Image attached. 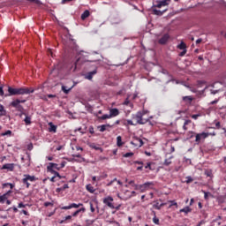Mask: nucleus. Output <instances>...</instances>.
<instances>
[{
  "label": "nucleus",
  "instance_id": "nucleus-54",
  "mask_svg": "<svg viewBox=\"0 0 226 226\" xmlns=\"http://www.w3.org/2000/svg\"><path fill=\"white\" fill-rule=\"evenodd\" d=\"M90 211L91 213H94L95 209H94V207L93 206V202H90Z\"/></svg>",
  "mask_w": 226,
  "mask_h": 226
},
{
  "label": "nucleus",
  "instance_id": "nucleus-27",
  "mask_svg": "<svg viewBox=\"0 0 226 226\" xmlns=\"http://www.w3.org/2000/svg\"><path fill=\"white\" fill-rule=\"evenodd\" d=\"M183 101L186 102L187 103H192V102H193V97H192V96H184Z\"/></svg>",
  "mask_w": 226,
  "mask_h": 226
},
{
  "label": "nucleus",
  "instance_id": "nucleus-25",
  "mask_svg": "<svg viewBox=\"0 0 226 226\" xmlns=\"http://www.w3.org/2000/svg\"><path fill=\"white\" fill-rule=\"evenodd\" d=\"M180 213H185V215H188V213H192V208H190V207H185L180 209Z\"/></svg>",
  "mask_w": 226,
  "mask_h": 226
},
{
  "label": "nucleus",
  "instance_id": "nucleus-34",
  "mask_svg": "<svg viewBox=\"0 0 226 226\" xmlns=\"http://www.w3.org/2000/svg\"><path fill=\"white\" fill-rule=\"evenodd\" d=\"M177 49H179L180 50H186V43H185L184 41H182L178 46Z\"/></svg>",
  "mask_w": 226,
  "mask_h": 226
},
{
  "label": "nucleus",
  "instance_id": "nucleus-7",
  "mask_svg": "<svg viewBox=\"0 0 226 226\" xmlns=\"http://www.w3.org/2000/svg\"><path fill=\"white\" fill-rule=\"evenodd\" d=\"M86 211V207H82L81 208L76 210L74 213H72V215H67L65 217H64V219L65 220V222H70V220H72V218H75L77 216H79V215H80V213H84Z\"/></svg>",
  "mask_w": 226,
  "mask_h": 226
},
{
  "label": "nucleus",
  "instance_id": "nucleus-61",
  "mask_svg": "<svg viewBox=\"0 0 226 226\" xmlns=\"http://www.w3.org/2000/svg\"><path fill=\"white\" fill-rule=\"evenodd\" d=\"M73 0H62V4H66L67 3H72Z\"/></svg>",
  "mask_w": 226,
  "mask_h": 226
},
{
  "label": "nucleus",
  "instance_id": "nucleus-43",
  "mask_svg": "<svg viewBox=\"0 0 226 226\" xmlns=\"http://www.w3.org/2000/svg\"><path fill=\"white\" fill-rule=\"evenodd\" d=\"M169 202L170 204L169 206L170 208L172 207V206H176V207H177V202H176V200H170Z\"/></svg>",
  "mask_w": 226,
  "mask_h": 226
},
{
  "label": "nucleus",
  "instance_id": "nucleus-44",
  "mask_svg": "<svg viewBox=\"0 0 226 226\" xmlns=\"http://www.w3.org/2000/svg\"><path fill=\"white\" fill-rule=\"evenodd\" d=\"M131 156H133V152H128L124 154V158H131Z\"/></svg>",
  "mask_w": 226,
  "mask_h": 226
},
{
  "label": "nucleus",
  "instance_id": "nucleus-22",
  "mask_svg": "<svg viewBox=\"0 0 226 226\" xmlns=\"http://www.w3.org/2000/svg\"><path fill=\"white\" fill-rule=\"evenodd\" d=\"M71 209H79V207H84V204H82V203H79V204H77V203H72L71 205Z\"/></svg>",
  "mask_w": 226,
  "mask_h": 226
},
{
  "label": "nucleus",
  "instance_id": "nucleus-30",
  "mask_svg": "<svg viewBox=\"0 0 226 226\" xmlns=\"http://www.w3.org/2000/svg\"><path fill=\"white\" fill-rule=\"evenodd\" d=\"M153 207H154V209H157L158 211H160V209H162V206L158 201L154 202Z\"/></svg>",
  "mask_w": 226,
  "mask_h": 226
},
{
  "label": "nucleus",
  "instance_id": "nucleus-14",
  "mask_svg": "<svg viewBox=\"0 0 226 226\" xmlns=\"http://www.w3.org/2000/svg\"><path fill=\"white\" fill-rule=\"evenodd\" d=\"M98 73V70H94L92 72H87L85 74V79H87V80H93V77H94V75H96Z\"/></svg>",
  "mask_w": 226,
  "mask_h": 226
},
{
  "label": "nucleus",
  "instance_id": "nucleus-6",
  "mask_svg": "<svg viewBox=\"0 0 226 226\" xmlns=\"http://www.w3.org/2000/svg\"><path fill=\"white\" fill-rule=\"evenodd\" d=\"M150 186H153V182H147L143 185H135V190H139L141 192H147L149 190Z\"/></svg>",
  "mask_w": 226,
  "mask_h": 226
},
{
  "label": "nucleus",
  "instance_id": "nucleus-52",
  "mask_svg": "<svg viewBox=\"0 0 226 226\" xmlns=\"http://www.w3.org/2000/svg\"><path fill=\"white\" fill-rule=\"evenodd\" d=\"M193 181V178L191 177H186V181L185 183H187V185H189V183H192Z\"/></svg>",
  "mask_w": 226,
  "mask_h": 226
},
{
  "label": "nucleus",
  "instance_id": "nucleus-26",
  "mask_svg": "<svg viewBox=\"0 0 226 226\" xmlns=\"http://www.w3.org/2000/svg\"><path fill=\"white\" fill-rule=\"evenodd\" d=\"M153 11H154V15L162 16V15H163V13H165V11H167V10H164V11H160L158 9H153Z\"/></svg>",
  "mask_w": 226,
  "mask_h": 226
},
{
  "label": "nucleus",
  "instance_id": "nucleus-37",
  "mask_svg": "<svg viewBox=\"0 0 226 226\" xmlns=\"http://www.w3.org/2000/svg\"><path fill=\"white\" fill-rule=\"evenodd\" d=\"M135 141L139 142V143H136V146H139V147H142V146H144V141H142L141 139H136Z\"/></svg>",
  "mask_w": 226,
  "mask_h": 226
},
{
  "label": "nucleus",
  "instance_id": "nucleus-3",
  "mask_svg": "<svg viewBox=\"0 0 226 226\" xmlns=\"http://www.w3.org/2000/svg\"><path fill=\"white\" fill-rule=\"evenodd\" d=\"M195 137L196 144H199L202 140H206L209 134L207 132L195 133V132H189V139H193Z\"/></svg>",
  "mask_w": 226,
  "mask_h": 226
},
{
  "label": "nucleus",
  "instance_id": "nucleus-38",
  "mask_svg": "<svg viewBox=\"0 0 226 226\" xmlns=\"http://www.w3.org/2000/svg\"><path fill=\"white\" fill-rule=\"evenodd\" d=\"M62 91L65 94H68V93H70V91H72V88H67L64 86H62Z\"/></svg>",
  "mask_w": 226,
  "mask_h": 226
},
{
  "label": "nucleus",
  "instance_id": "nucleus-11",
  "mask_svg": "<svg viewBox=\"0 0 226 226\" xmlns=\"http://www.w3.org/2000/svg\"><path fill=\"white\" fill-rule=\"evenodd\" d=\"M214 88H215V86H213V85L205 87V88L203 89V93L206 91H208V93H210V94H218V93H220V90H214Z\"/></svg>",
  "mask_w": 226,
  "mask_h": 226
},
{
  "label": "nucleus",
  "instance_id": "nucleus-57",
  "mask_svg": "<svg viewBox=\"0 0 226 226\" xmlns=\"http://www.w3.org/2000/svg\"><path fill=\"white\" fill-rule=\"evenodd\" d=\"M215 128H217V130H220V128H222L220 122L215 123Z\"/></svg>",
  "mask_w": 226,
  "mask_h": 226
},
{
  "label": "nucleus",
  "instance_id": "nucleus-8",
  "mask_svg": "<svg viewBox=\"0 0 226 226\" xmlns=\"http://www.w3.org/2000/svg\"><path fill=\"white\" fill-rule=\"evenodd\" d=\"M108 183L106 184V186H123V182L121 180H117V177H114L111 180H107Z\"/></svg>",
  "mask_w": 226,
  "mask_h": 226
},
{
  "label": "nucleus",
  "instance_id": "nucleus-5",
  "mask_svg": "<svg viewBox=\"0 0 226 226\" xmlns=\"http://www.w3.org/2000/svg\"><path fill=\"white\" fill-rule=\"evenodd\" d=\"M38 178H36V177L34 176H31V175H24V178L22 179V183L23 185H26V188H29L31 186L30 183H34V181H37Z\"/></svg>",
  "mask_w": 226,
  "mask_h": 226
},
{
  "label": "nucleus",
  "instance_id": "nucleus-9",
  "mask_svg": "<svg viewBox=\"0 0 226 226\" xmlns=\"http://www.w3.org/2000/svg\"><path fill=\"white\" fill-rule=\"evenodd\" d=\"M112 202H114V198H112L111 196H108L103 199V204H105V206H108V207H109L110 209H114V204Z\"/></svg>",
  "mask_w": 226,
  "mask_h": 226
},
{
  "label": "nucleus",
  "instance_id": "nucleus-64",
  "mask_svg": "<svg viewBox=\"0 0 226 226\" xmlns=\"http://www.w3.org/2000/svg\"><path fill=\"white\" fill-rule=\"evenodd\" d=\"M21 223H22L23 226H26L27 223H29V222L23 220V221H21Z\"/></svg>",
  "mask_w": 226,
  "mask_h": 226
},
{
  "label": "nucleus",
  "instance_id": "nucleus-46",
  "mask_svg": "<svg viewBox=\"0 0 226 226\" xmlns=\"http://www.w3.org/2000/svg\"><path fill=\"white\" fill-rule=\"evenodd\" d=\"M49 206H54V202H49V201H46L44 202V207H49Z\"/></svg>",
  "mask_w": 226,
  "mask_h": 226
},
{
  "label": "nucleus",
  "instance_id": "nucleus-36",
  "mask_svg": "<svg viewBox=\"0 0 226 226\" xmlns=\"http://www.w3.org/2000/svg\"><path fill=\"white\" fill-rule=\"evenodd\" d=\"M205 176H206L207 177H213V170H207L205 171Z\"/></svg>",
  "mask_w": 226,
  "mask_h": 226
},
{
  "label": "nucleus",
  "instance_id": "nucleus-50",
  "mask_svg": "<svg viewBox=\"0 0 226 226\" xmlns=\"http://www.w3.org/2000/svg\"><path fill=\"white\" fill-rule=\"evenodd\" d=\"M200 114H196V115H192L191 116V117H192V119H195V120H197V119H199V117H200Z\"/></svg>",
  "mask_w": 226,
  "mask_h": 226
},
{
  "label": "nucleus",
  "instance_id": "nucleus-56",
  "mask_svg": "<svg viewBox=\"0 0 226 226\" xmlns=\"http://www.w3.org/2000/svg\"><path fill=\"white\" fill-rule=\"evenodd\" d=\"M61 209L68 210V209H72V207L71 205H69V206L62 207Z\"/></svg>",
  "mask_w": 226,
  "mask_h": 226
},
{
  "label": "nucleus",
  "instance_id": "nucleus-23",
  "mask_svg": "<svg viewBox=\"0 0 226 226\" xmlns=\"http://www.w3.org/2000/svg\"><path fill=\"white\" fill-rule=\"evenodd\" d=\"M91 13L89 12L88 10H86L82 14H81V20H86L87 17H89Z\"/></svg>",
  "mask_w": 226,
  "mask_h": 226
},
{
  "label": "nucleus",
  "instance_id": "nucleus-49",
  "mask_svg": "<svg viewBox=\"0 0 226 226\" xmlns=\"http://www.w3.org/2000/svg\"><path fill=\"white\" fill-rule=\"evenodd\" d=\"M89 133H91V135L94 134V127H93V125H91L88 129Z\"/></svg>",
  "mask_w": 226,
  "mask_h": 226
},
{
  "label": "nucleus",
  "instance_id": "nucleus-59",
  "mask_svg": "<svg viewBox=\"0 0 226 226\" xmlns=\"http://www.w3.org/2000/svg\"><path fill=\"white\" fill-rule=\"evenodd\" d=\"M54 215H56V208L54 209L53 212H50V213L48 215V216H49V218H50V216H54Z\"/></svg>",
  "mask_w": 226,
  "mask_h": 226
},
{
  "label": "nucleus",
  "instance_id": "nucleus-15",
  "mask_svg": "<svg viewBox=\"0 0 226 226\" xmlns=\"http://www.w3.org/2000/svg\"><path fill=\"white\" fill-rule=\"evenodd\" d=\"M121 123L123 126H125L126 128H128L129 126H137V124H134L133 121L128 119H122Z\"/></svg>",
  "mask_w": 226,
  "mask_h": 226
},
{
  "label": "nucleus",
  "instance_id": "nucleus-58",
  "mask_svg": "<svg viewBox=\"0 0 226 226\" xmlns=\"http://www.w3.org/2000/svg\"><path fill=\"white\" fill-rule=\"evenodd\" d=\"M18 207L20 209L22 207H26V205L22 202L19 203Z\"/></svg>",
  "mask_w": 226,
  "mask_h": 226
},
{
  "label": "nucleus",
  "instance_id": "nucleus-42",
  "mask_svg": "<svg viewBox=\"0 0 226 226\" xmlns=\"http://www.w3.org/2000/svg\"><path fill=\"white\" fill-rule=\"evenodd\" d=\"M124 105H129V107H133V103L130 102V100L127 98L124 102Z\"/></svg>",
  "mask_w": 226,
  "mask_h": 226
},
{
  "label": "nucleus",
  "instance_id": "nucleus-35",
  "mask_svg": "<svg viewBox=\"0 0 226 226\" xmlns=\"http://www.w3.org/2000/svg\"><path fill=\"white\" fill-rule=\"evenodd\" d=\"M172 156L170 157L169 159H166L163 162V165H165L166 167H169V165H170L172 163Z\"/></svg>",
  "mask_w": 226,
  "mask_h": 226
},
{
  "label": "nucleus",
  "instance_id": "nucleus-13",
  "mask_svg": "<svg viewBox=\"0 0 226 226\" xmlns=\"http://www.w3.org/2000/svg\"><path fill=\"white\" fill-rule=\"evenodd\" d=\"M170 38V35L169 34H165L162 37H161L158 41V43L160 45H165L169 41V39Z\"/></svg>",
  "mask_w": 226,
  "mask_h": 226
},
{
  "label": "nucleus",
  "instance_id": "nucleus-62",
  "mask_svg": "<svg viewBox=\"0 0 226 226\" xmlns=\"http://www.w3.org/2000/svg\"><path fill=\"white\" fill-rule=\"evenodd\" d=\"M208 134V137L209 135H211L212 137H215L216 136V132H206Z\"/></svg>",
  "mask_w": 226,
  "mask_h": 226
},
{
  "label": "nucleus",
  "instance_id": "nucleus-19",
  "mask_svg": "<svg viewBox=\"0 0 226 226\" xmlns=\"http://www.w3.org/2000/svg\"><path fill=\"white\" fill-rule=\"evenodd\" d=\"M192 124V120H185L183 125L184 132H186Z\"/></svg>",
  "mask_w": 226,
  "mask_h": 226
},
{
  "label": "nucleus",
  "instance_id": "nucleus-45",
  "mask_svg": "<svg viewBox=\"0 0 226 226\" xmlns=\"http://www.w3.org/2000/svg\"><path fill=\"white\" fill-rule=\"evenodd\" d=\"M93 223H94V221H92V220H89V219H87L86 221V225L87 226H91V225H93Z\"/></svg>",
  "mask_w": 226,
  "mask_h": 226
},
{
  "label": "nucleus",
  "instance_id": "nucleus-47",
  "mask_svg": "<svg viewBox=\"0 0 226 226\" xmlns=\"http://www.w3.org/2000/svg\"><path fill=\"white\" fill-rule=\"evenodd\" d=\"M152 164L153 162H147V165L145 166V169H149V170H153V168L151 167Z\"/></svg>",
  "mask_w": 226,
  "mask_h": 226
},
{
  "label": "nucleus",
  "instance_id": "nucleus-2",
  "mask_svg": "<svg viewBox=\"0 0 226 226\" xmlns=\"http://www.w3.org/2000/svg\"><path fill=\"white\" fill-rule=\"evenodd\" d=\"M147 112L145 110L143 111H138L135 115H132V119L136 120V124H146V123H149L151 126H153V124L151 121H149V118H144Z\"/></svg>",
  "mask_w": 226,
  "mask_h": 226
},
{
  "label": "nucleus",
  "instance_id": "nucleus-55",
  "mask_svg": "<svg viewBox=\"0 0 226 226\" xmlns=\"http://www.w3.org/2000/svg\"><path fill=\"white\" fill-rule=\"evenodd\" d=\"M204 84H206V81H198L199 87H202V86H204Z\"/></svg>",
  "mask_w": 226,
  "mask_h": 226
},
{
  "label": "nucleus",
  "instance_id": "nucleus-53",
  "mask_svg": "<svg viewBox=\"0 0 226 226\" xmlns=\"http://www.w3.org/2000/svg\"><path fill=\"white\" fill-rule=\"evenodd\" d=\"M186 52H187L186 49H183V51L179 53V56H180V57L185 56L186 55Z\"/></svg>",
  "mask_w": 226,
  "mask_h": 226
},
{
  "label": "nucleus",
  "instance_id": "nucleus-12",
  "mask_svg": "<svg viewBox=\"0 0 226 226\" xmlns=\"http://www.w3.org/2000/svg\"><path fill=\"white\" fill-rule=\"evenodd\" d=\"M54 169H56V170H61V168H59V164L55 162H49L47 166V172L55 170Z\"/></svg>",
  "mask_w": 226,
  "mask_h": 226
},
{
  "label": "nucleus",
  "instance_id": "nucleus-51",
  "mask_svg": "<svg viewBox=\"0 0 226 226\" xmlns=\"http://www.w3.org/2000/svg\"><path fill=\"white\" fill-rule=\"evenodd\" d=\"M218 102H220V99H215V101L210 102L209 105H216V103H218Z\"/></svg>",
  "mask_w": 226,
  "mask_h": 226
},
{
  "label": "nucleus",
  "instance_id": "nucleus-16",
  "mask_svg": "<svg viewBox=\"0 0 226 226\" xmlns=\"http://www.w3.org/2000/svg\"><path fill=\"white\" fill-rule=\"evenodd\" d=\"M118 114H119V109L117 108H113L109 109V116L111 117H117Z\"/></svg>",
  "mask_w": 226,
  "mask_h": 226
},
{
  "label": "nucleus",
  "instance_id": "nucleus-60",
  "mask_svg": "<svg viewBox=\"0 0 226 226\" xmlns=\"http://www.w3.org/2000/svg\"><path fill=\"white\" fill-rule=\"evenodd\" d=\"M20 213H23V215H25L26 216H29V212H27L26 210H21Z\"/></svg>",
  "mask_w": 226,
  "mask_h": 226
},
{
  "label": "nucleus",
  "instance_id": "nucleus-20",
  "mask_svg": "<svg viewBox=\"0 0 226 226\" xmlns=\"http://www.w3.org/2000/svg\"><path fill=\"white\" fill-rule=\"evenodd\" d=\"M167 4H169L167 3V0H162V1H159L157 2V4L154 5L155 8H162V6H167Z\"/></svg>",
  "mask_w": 226,
  "mask_h": 226
},
{
  "label": "nucleus",
  "instance_id": "nucleus-18",
  "mask_svg": "<svg viewBox=\"0 0 226 226\" xmlns=\"http://www.w3.org/2000/svg\"><path fill=\"white\" fill-rule=\"evenodd\" d=\"M22 116L26 117L24 119L25 124H26V126H29V124H31V117H29L27 113H24V112H22Z\"/></svg>",
  "mask_w": 226,
  "mask_h": 226
},
{
  "label": "nucleus",
  "instance_id": "nucleus-1",
  "mask_svg": "<svg viewBox=\"0 0 226 226\" xmlns=\"http://www.w3.org/2000/svg\"><path fill=\"white\" fill-rule=\"evenodd\" d=\"M8 93L11 96H16L19 94H31V93H34V89L29 87L13 88L11 87H9Z\"/></svg>",
  "mask_w": 226,
  "mask_h": 226
},
{
  "label": "nucleus",
  "instance_id": "nucleus-32",
  "mask_svg": "<svg viewBox=\"0 0 226 226\" xmlns=\"http://www.w3.org/2000/svg\"><path fill=\"white\" fill-rule=\"evenodd\" d=\"M3 188H7L8 186H10L11 190H13V188H15V185L11 184V183H5L3 184Z\"/></svg>",
  "mask_w": 226,
  "mask_h": 226
},
{
  "label": "nucleus",
  "instance_id": "nucleus-41",
  "mask_svg": "<svg viewBox=\"0 0 226 226\" xmlns=\"http://www.w3.org/2000/svg\"><path fill=\"white\" fill-rule=\"evenodd\" d=\"M0 112L1 116H4L6 114V110H4V106H3L2 104H0Z\"/></svg>",
  "mask_w": 226,
  "mask_h": 226
},
{
  "label": "nucleus",
  "instance_id": "nucleus-24",
  "mask_svg": "<svg viewBox=\"0 0 226 226\" xmlns=\"http://www.w3.org/2000/svg\"><path fill=\"white\" fill-rule=\"evenodd\" d=\"M86 189L87 190V192H89V193H94L95 192L94 187L91 185V184L87 185Z\"/></svg>",
  "mask_w": 226,
  "mask_h": 226
},
{
  "label": "nucleus",
  "instance_id": "nucleus-4",
  "mask_svg": "<svg viewBox=\"0 0 226 226\" xmlns=\"http://www.w3.org/2000/svg\"><path fill=\"white\" fill-rule=\"evenodd\" d=\"M20 103H26V100L16 99L11 102V107H13L20 112L19 117H22V112H24V107Z\"/></svg>",
  "mask_w": 226,
  "mask_h": 226
},
{
  "label": "nucleus",
  "instance_id": "nucleus-39",
  "mask_svg": "<svg viewBox=\"0 0 226 226\" xmlns=\"http://www.w3.org/2000/svg\"><path fill=\"white\" fill-rule=\"evenodd\" d=\"M153 222L155 225H160V219L158 217H156V215H154V218H153Z\"/></svg>",
  "mask_w": 226,
  "mask_h": 226
},
{
  "label": "nucleus",
  "instance_id": "nucleus-48",
  "mask_svg": "<svg viewBox=\"0 0 226 226\" xmlns=\"http://www.w3.org/2000/svg\"><path fill=\"white\" fill-rule=\"evenodd\" d=\"M59 169H64V167H66V162L65 161H63L61 163H60V166H58Z\"/></svg>",
  "mask_w": 226,
  "mask_h": 226
},
{
  "label": "nucleus",
  "instance_id": "nucleus-29",
  "mask_svg": "<svg viewBox=\"0 0 226 226\" xmlns=\"http://www.w3.org/2000/svg\"><path fill=\"white\" fill-rule=\"evenodd\" d=\"M8 200V197H6V194H0V204H4Z\"/></svg>",
  "mask_w": 226,
  "mask_h": 226
},
{
  "label": "nucleus",
  "instance_id": "nucleus-63",
  "mask_svg": "<svg viewBox=\"0 0 226 226\" xmlns=\"http://www.w3.org/2000/svg\"><path fill=\"white\" fill-rule=\"evenodd\" d=\"M203 193H204V199H205L206 200H207V195H209V192H203Z\"/></svg>",
  "mask_w": 226,
  "mask_h": 226
},
{
  "label": "nucleus",
  "instance_id": "nucleus-33",
  "mask_svg": "<svg viewBox=\"0 0 226 226\" xmlns=\"http://www.w3.org/2000/svg\"><path fill=\"white\" fill-rule=\"evenodd\" d=\"M98 117V119H101V120H102V121H105V119H110L112 117H110V114H109V115L105 114V115H103V116H102V117Z\"/></svg>",
  "mask_w": 226,
  "mask_h": 226
},
{
  "label": "nucleus",
  "instance_id": "nucleus-40",
  "mask_svg": "<svg viewBox=\"0 0 226 226\" xmlns=\"http://www.w3.org/2000/svg\"><path fill=\"white\" fill-rule=\"evenodd\" d=\"M6 135L11 136V130H8V131H6L5 132H2V133H1V136H2V137H6Z\"/></svg>",
  "mask_w": 226,
  "mask_h": 226
},
{
  "label": "nucleus",
  "instance_id": "nucleus-10",
  "mask_svg": "<svg viewBox=\"0 0 226 226\" xmlns=\"http://www.w3.org/2000/svg\"><path fill=\"white\" fill-rule=\"evenodd\" d=\"M1 170H7L8 172H13L15 170V163H6L1 168Z\"/></svg>",
  "mask_w": 226,
  "mask_h": 226
},
{
  "label": "nucleus",
  "instance_id": "nucleus-17",
  "mask_svg": "<svg viewBox=\"0 0 226 226\" xmlns=\"http://www.w3.org/2000/svg\"><path fill=\"white\" fill-rule=\"evenodd\" d=\"M49 132H52V133H56L57 132V125H54V124L52 122L49 123Z\"/></svg>",
  "mask_w": 226,
  "mask_h": 226
},
{
  "label": "nucleus",
  "instance_id": "nucleus-21",
  "mask_svg": "<svg viewBox=\"0 0 226 226\" xmlns=\"http://www.w3.org/2000/svg\"><path fill=\"white\" fill-rule=\"evenodd\" d=\"M107 128H112V125L102 124V125L98 126L99 132H105L107 130Z\"/></svg>",
  "mask_w": 226,
  "mask_h": 226
},
{
  "label": "nucleus",
  "instance_id": "nucleus-31",
  "mask_svg": "<svg viewBox=\"0 0 226 226\" xmlns=\"http://www.w3.org/2000/svg\"><path fill=\"white\" fill-rule=\"evenodd\" d=\"M50 174H53V177H58V179H61V175L59 174V172L56 171V170H51V171H48Z\"/></svg>",
  "mask_w": 226,
  "mask_h": 226
},
{
  "label": "nucleus",
  "instance_id": "nucleus-28",
  "mask_svg": "<svg viewBox=\"0 0 226 226\" xmlns=\"http://www.w3.org/2000/svg\"><path fill=\"white\" fill-rule=\"evenodd\" d=\"M117 146H118V147L123 146V138L121 136L117 137Z\"/></svg>",
  "mask_w": 226,
  "mask_h": 226
}]
</instances>
